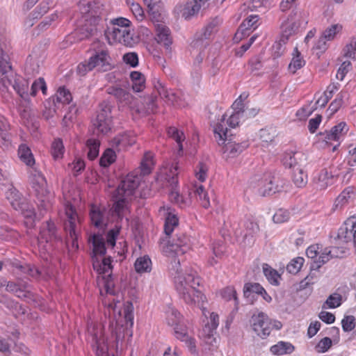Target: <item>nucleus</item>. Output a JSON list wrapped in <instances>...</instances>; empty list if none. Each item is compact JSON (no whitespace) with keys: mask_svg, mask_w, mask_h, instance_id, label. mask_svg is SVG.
<instances>
[{"mask_svg":"<svg viewBox=\"0 0 356 356\" xmlns=\"http://www.w3.org/2000/svg\"><path fill=\"white\" fill-rule=\"evenodd\" d=\"M170 273L174 277L175 286L180 298L186 304L197 305L202 308L206 298L196 289L200 286V281L196 272L186 270L184 273L180 268V259H175L171 261Z\"/></svg>","mask_w":356,"mask_h":356,"instance_id":"nucleus-1","label":"nucleus"},{"mask_svg":"<svg viewBox=\"0 0 356 356\" xmlns=\"http://www.w3.org/2000/svg\"><path fill=\"white\" fill-rule=\"evenodd\" d=\"M130 26V21L126 18L113 19L105 30L104 35L110 44L119 42L127 47H133L136 40L131 32Z\"/></svg>","mask_w":356,"mask_h":356,"instance_id":"nucleus-2","label":"nucleus"},{"mask_svg":"<svg viewBox=\"0 0 356 356\" xmlns=\"http://www.w3.org/2000/svg\"><path fill=\"white\" fill-rule=\"evenodd\" d=\"M213 132L218 143L222 145L223 154L227 157H236L249 146L248 140L239 143L236 140L232 141V138H229L228 129L225 124V115L222 116L221 121L216 125Z\"/></svg>","mask_w":356,"mask_h":356,"instance_id":"nucleus-3","label":"nucleus"},{"mask_svg":"<svg viewBox=\"0 0 356 356\" xmlns=\"http://www.w3.org/2000/svg\"><path fill=\"white\" fill-rule=\"evenodd\" d=\"M93 268L99 274L97 283L99 287L103 286L104 290L100 289V294L114 295V282L111 277V257L104 258L101 263L98 261H93Z\"/></svg>","mask_w":356,"mask_h":356,"instance_id":"nucleus-4","label":"nucleus"},{"mask_svg":"<svg viewBox=\"0 0 356 356\" xmlns=\"http://www.w3.org/2000/svg\"><path fill=\"white\" fill-rule=\"evenodd\" d=\"M162 250L168 257H172L174 261L177 257L186 253L191 248L190 238L184 233H178L172 240H163Z\"/></svg>","mask_w":356,"mask_h":356,"instance_id":"nucleus-5","label":"nucleus"},{"mask_svg":"<svg viewBox=\"0 0 356 356\" xmlns=\"http://www.w3.org/2000/svg\"><path fill=\"white\" fill-rule=\"evenodd\" d=\"M109 56L105 50L97 52L88 61L80 63L77 67L79 74L84 75L87 72L97 68L98 71L106 72L111 69Z\"/></svg>","mask_w":356,"mask_h":356,"instance_id":"nucleus-6","label":"nucleus"},{"mask_svg":"<svg viewBox=\"0 0 356 356\" xmlns=\"http://www.w3.org/2000/svg\"><path fill=\"white\" fill-rule=\"evenodd\" d=\"M348 131L346 122H341L334 126L330 131H325L319 134L320 139L327 145H332V152H334L339 146L341 141Z\"/></svg>","mask_w":356,"mask_h":356,"instance_id":"nucleus-7","label":"nucleus"},{"mask_svg":"<svg viewBox=\"0 0 356 356\" xmlns=\"http://www.w3.org/2000/svg\"><path fill=\"white\" fill-rule=\"evenodd\" d=\"M62 242L61 236L58 234L55 224L51 221H47L40 229L38 237L40 245H43L47 250L51 249L55 243Z\"/></svg>","mask_w":356,"mask_h":356,"instance_id":"nucleus-8","label":"nucleus"},{"mask_svg":"<svg viewBox=\"0 0 356 356\" xmlns=\"http://www.w3.org/2000/svg\"><path fill=\"white\" fill-rule=\"evenodd\" d=\"M32 183L35 195L40 202V207L47 209L49 204L50 192L45 177L39 171L35 170Z\"/></svg>","mask_w":356,"mask_h":356,"instance_id":"nucleus-9","label":"nucleus"},{"mask_svg":"<svg viewBox=\"0 0 356 356\" xmlns=\"http://www.w3.org/2000/svg\"><path fill=\"white\" fill-rule=\"evenodd\" d=\"M250 322L253 331L262 339L269 336L273 330L271 320L264 312L254 314Z\"/></svg>","mask_w":356,"mask_h":356,"instance_id":"nucleus-10","label":"nucleus"},{"mask_svg":"<svg viewBox=\"0 0 356 356\" xmlns=\"http://www.w3.org/2000/svg\"><path fill=\"white\" fill-rule=\"evenodd\" d=\"M65 214L67 220L65 222L64 228L67 234V238H70L72 239V246L78 248L77 238L79 219L72 205H67L65 208Z\"/></svg>","mask_w":356,"mask_h":356,"instance_id":"nucleus-11","label":"nucleus"},{"mask_svg":"<svg viewBox=\"0 0 356 356\" xmlns=\"http://www.w3.org/2000/svg\"><path fill=\"white\" fill-rule=\"evenodd\" d=\"M6 197L12 207L26 217H31L34 214V211L29 209L22 195L12 184L6 191Z\"/></svg>","mask_w":356,"mask_h":356,"instance_id":"nucleus-12","label":"nucleus"},{"mask_svg":"<svg viewBox=\"0 0 356 356\" xmlns=\"http://www.w3.org/2000/svg\"><path fill=\"white\" fill-rule=\"evenodd\" d=\"M111 106L106 103L99 104V111L93 125L102 134L108 133L111 129L112 117Z\"/></svg>","mask_w":356,"mask_h":356,"instance_id":"nucleus-13","label":"nucleus"},{"mask_svg":"<svg viewBox=\"0 0 356 356\" xmlns=\"http://www.w3.org/2000/svg\"><path fill=\"white\" fill-rule=\"evenodd\" d=\"M163 174L165 175L164 179L171 188L169 195L170 200L176 203L182 202L181 197L179 196V193L177 190L178 184V166L172 164L165 169Z\"/></svg>","mask_w":356,"mask_h":356,"instance_id":"nucleus-14","label":"nucleus"},{"mask_svg":"<svg viewBox=\"0 0 356 356\" xmlns=\"http://www.w3.org/2000/svg\"><path fill=\"white\" fill-rule=\"evenodd\" d=\"M302 19L301 13L295 12L291 13L282 24L283 36L287 39L289 36L297 33L303 24H307V22L302 20Z\"/></svg>","mask_w":356,"mask_h":356,"instance_id":"nucleus-15","label":"nucleus"},{"mask_svg":"<svg viewBox=\"0 0 356 356\" xmlns=\"http://www.w3.org/2000/svg\"><path fill=\"white\" fill-rule=\"evenodd\" d=\"M107 92L115 97L121 106H128L131 110L134 111L136 102L128 91L122 88L111 86L108 88Z\"/></svg>","mask_w":356,"mask_h":356,"instance_id":"nucleus-16","label":"nucleus"},{"mask_svg":"<svg viewBox=\"0 0 356 356\" xmlns=\"http://www.w3.org/2000/svg\"><path fill=\"white\" fill-rule=\"evenodd\" d=\"M156 99V96L153 95L144 96L139 103H136L134 111L142 116L156 113L157 111Z\"/></svg>","mask_w":356,"mask_h":356,"instance_id":"nucleus-17","label":"nucleus"},{"mask_svg":"<svg viewBox=\"0 0 356 356\" xmlns=\"http://www.w3.org/2000/svg\"><path fill=\"white\" fill-rule=\"evenodd\" d=\"M219 324V316L215 313H211L210 322L206 325L201 333L200 337L203 338L206 343L214 346L216 343V338L214 337L215 330Z\"/></svg>","mask_w":356,"mask_h":356,"instance_id":"nucleus-18","label":"nucleus"},{"mask_svg":"<svg viewBox=\"0 0 356 356\" xmlns=\"http://www.w3.org/2000/svg\"><path fill=\"white\" fill-rule=\"evenodd\" d=\"M140 182V178L137 175L129 174L124 177L118 188L116 194L124 195L127 197L132 195L134 191L137 188Z\"/></svg>","mask_w":356,"mask_h":356,"instance_id":"nucleus-19","label":"nucleus"},{"mask_svg":"<svg viewBox=\"0 0 356 356\" xmlns=\"http://www.w3.org/2000/svg\"><path fill=\"white\" fill-rule=\"evenodd\" d=\"M218 22L216 19L209 22L202 30V32L196 35V38L191 42V47L196 49L205 47L208 44L207 40L215 31Z\"/></svg>","mask_w":356,"mask_h":356,"instance_id":"nucleus-20","label":"nucleus"},{"mask_svg":"<svg viewBox=\"0 0 356 356\" xmlns=\"http://www.w3.org/2000/svg\"><path fill=\"white\" fill-rule=\"evenodd\" d=\"M174 334L177 339L185 343L192 353L196 352L195 341L188 334V330L184 322L174 327Z\"/></svg>","mask_w":356,"mask_h":356,"instance_id":"nucleus-21","label":"nucleus"},{"mask_svg":"<svg viewBox=\"0 0 356 356\" xmlns=\"http://www.w3.org/2000/svg\"><path fill=\"white\" fill-rule=\"evenodd\" d=\"M285 184V181L278 176H272L268 183L259 189L262 196H268L281 191Z\"/></svg>","mask_w":356,"mask_h":356,"instance_id":"nucleus-22","label":"nucleus"},{"mask_svg":"<svg viewBox=\"0 0 356 356\" xmlns=\"http://www.w3.org/2000/svg\"><path fill=\"white\" fill-rule=\"evenodd\" d=\"M92 223L99 228L104 227L107 223V211L104 207L92 205L90 211Z\"/></svg>","mask_w":356,"mask_h":356,"instance_id":"nucleus-23","label":"nucleus"},{"mask_svg":"<svg viewBox=\"0 0 356 356\" xmlns=\"http://www.w3.org/2000/svg\"><path fill=\"white\" fill-rule=\"evenodd\" d=\"M92 341L94 342L93 348L96 356H110L106 338L101 330H97L93 334Z\"/></svg>","mask_w":356,"mask_h":356,"instance_id":"nucleus-24","label":"nucleus"},{"mask_svg":"<svg viewBox=\"0 0 356 356\" xmlns=\"http://www.w3.org/2000/svg\"><path fill=\"white\" fill-rule=\"evenodd\" d=\"M209 0H193L187 3L183 10V17L188 19L197 14L200 11L206 10L209 6Z\"/></svg>","mask_w":356,"mask_h":356,"instance_id":"nucleus-25","label":"nucleus"},{"mask_svg":"<svg viewBox=\"0 0 356 356\" xmlns=\"http://www.w3.org/2000/svg\"><path fill=\"white\" fill-rule=\"evenodd\" d=\"M156 42L163 45L166 50H168L172 44V39L170 37V31L169 28L163 24H156L155 25Z\"/></svg>","mask_w":356,"mask_h":356,"instance_id":"nucleus-26","label":"nucleus"},{"mask_svg":"<svg viewBox=\"0 0 356 356\" xmlns=\"http://www.w3.org/2000/svg\"><path fill=\"white\" fill-rule=\"evenodd\" d=\"M283 164L289 168L296 169L297 167H302L306 161L305 155L301 152H286L283 157Z\"/></svg>","mask_w":356,"mask_h":356,"instance_id":"nucleus-27","label":"nucleus"},{"mask_svg":"<svg viewBox=\"0 0 356 356\" xmlns=\"http://www.w3.org/2000/svg\"><path fill=\"white\" fill-rule=\"evenodd\" d=\"M337 237L343 243L353 241L356 250V223H353L350 227L348 225L340 227L338 231Z\"/></svg>","mask_w":356,"mask_h":356,"instance_id":"nucleus-28","label":"nucleus"},{"mask_svg":"<svg viewBox=\"0 0 356 356\" xmlns=\"http://www.w3.org/2000/svg\"><path fill=\"white\" fill-rule=\"evenodd\" d=\"M336 177H338L337 174L326 168L323 169L315 178L316 187L321 190L325 189L329 185L332 184V179Z\"/></svg>","mask_w":356,"mask_h":356,"instance_id":"nucleus-29","label":"nucleus"},{"mask_svg":"<svg viewBox=\"0 0 356 356\" xmlns=\"http://www.w3.org/2000/svg\"><path fill=\"white\" fill-rule=\"evenodd\" d=\"M355 191L353 187L346 188L341 194L336 198L334 207L341 208L355 197Z\"/></svg>","mask_w":356,"mask_h":356,"instance_id":"nucleus-30","label":"nucleus"},{"mask_svg":"<svg viewBox=\"0 0 356 356\" xmlns=\"http://www.w3.org/2000/svg\"><path fill=\"white\" fill-rule=\"evenodd\" d=\"M89 242L92 243V253L94 255H104L106 253L105 241L100 234H94L89 238Z\"/></svg>","mask_w":356,"mask_h":356,"instance_id":"nucleus-31","label":"nucleus"},{"mask_svg":"<svg viewBox=\"0 0 356 356\" xmlns=\"http://www.w3.org/2000/svg\"><path fill=\"white\" fill-rule=\"evenodd\" d=\"M295 347L289 342L279 341L270 348V351L275 355H283L292 353Z\"/></svg>","mask_w":356,"mask_h":356,"instance_id":"nucleus-32","label":"nucleus"},{"mask_svg":"<svg viewBox=\"0 0 356 356\" xmlns=\"http://www.w3.org/2000/svg\"><path fill=\"white\" fill-rule=\"evenodd\" d=\"M128 197L124 195H118L116 194V191H115L113 195V199L114 201L112 210L113 212L115 214H117L119 217L120 216L121 213L123 212V211L127 207V198Z\"/></svg>","mask_w":356,"mask_h":356,"instance_id":"nucleus-33","label":"nucleus"},{"mask_svg":"<svg viewBox=\"0 0 356 356\" xmlns=\"http://www.w3.org/2000/svg\"><path fill=\"white\" fill-rule=\"evenodd\" d=\"M168 136L176 141L178 145V155L183 154L182 142L185 140V136L182 131L179 130L175 127H170L168 129Z\"/></svg>","mask_w":356,"mask_h":356,"instance_id":"nucleus-34","label":"nucleus"},{"mask_svg":"<svg viewBox=\"0 0 356 356\" xmlns=\"http://www.w3.org/2000/svg\"><path fill=\"white\" fill-rule=\"evenodd\" d=\"M130 78L132 81V89L136 92L143 90L145 88V79L144 75L138 71H134L130 74Z\"/></svg>","mask_w":356,"mask_h":356,"instance_id":"nucleus-35","label":"nucleus"},{"mask_svg":"<svg viewBox=\"0 0 356 356\" xmlns=\"http://www.w3.org/2000/svg\"><path fill=\"white\" fill-rule=\"evenodd\" d=\"M154 88L159 96L167 102L173 104L176 102V95L172 91L168 90L160 81H157L154 85Z\"/></svg>","mask_w":356,"mask_h":356,"instance_id":"nucleus-36","label":"nucleus"},{"mask_svg":"<svg viewBox=\"0 0 356 356\" xmlns=\"http://www.w3.org/2000/svg\"><path fill=\"white\" fill-rule=\"evenodd\" d=\"M18 155L21 161L29 166H32L35 163L33 154L26 145L22 144L19 145Z\"/></svg>","mask_w":356,"mask_h":356,"instance_id":"nucleus-37","label":"nucleus"},{"mask_svg":"<svg viewBox=\"0 0 356 356\" xmlns=\"http://www.w3.org/2000/svg\"><path fill=\"white\" fill-rule=\"evenodd\" d=\"M193 191L195 196L198 197L201 205L205 209L209 208L210 206L209 198L204 186L201 184H195Z\"/></svg>","mask_w":356,"mask_h":356,"instance_id":"nucleus-38","label":"nucleus"},{"mask_svg":"<svg viewBox=\"0 0 356 356\" xmlns=\"http://www.w3.org/2000/svg\"><path fill=\"white\" fill-rule=\"evenodd\" d=\"M292 180L297 187L302 188L306 185L307 183V175L302 167H297L293 170Z\"/></svg>","mask_w":356,"mask_h":356,"instance_id":"nucleus-39","label":"nucleus"},{"mask_svg":"<svg viewBox=\"0 0 356 356\" xmlns=\"http://www.w3.org/2000/svg\"><path fill=\"white\" fill-rule=\"evenodd\" d=\"M263 271L267 280L271 284L275 286H278L280 284L281 275L277 273V270L273 269L268 264H264L263 265Z\"/></svg>","mask_w":356,"mask_h":356,"instance_id":"nucleus-40","label":"nucleus"},{"mask_svg":"<svg viewBox=\"0 0 356 356\" xmlns=\"http://www.w3.org/2000/svg\"><path fill=\"white\" fill-rule=\"evenodd\" d=\"M151 259L147 257H141L136 259L134 266L136 271L138 273L149 272L152 269Z\"/></svg>","mask_w":356,"mask_h":356,"instance_id":"nucleus-41","label":"nucleus"},{"mask_svg":"<svg viewBox=\"0 0 356 356\" xmlns=\"http://www.w3.org/2000/svg\"><path fill=\"white\" fill-rule=\"evenodd\" d=\"M293 58L289 65V70L294 74L296 72L300 69L305 63V60L300 57V53L298 51V48L294 49Z\"/></svg>","mask_w":356,"mask_h":356,"instance_id":"nucleus-42","label":"nucleus"},{"mask_svg":"<svg viewBox=\"0 0 356 356\" xmlns=\"http://www.w3.org/2000/svg\"><path fill=\"white\" fill-rule=\"evenodd\" d=\"M166 321L168 325L174 327L175 325L184 322V319L177 309L170 308L167 312Z\"/></svg>","mask_w":356,"mask_h":356,"instance_id":"nucleus-43","label":"nucleus"},{"mask_svg":"<svg viewBox=\"0 0 356 356\" xmlns=\"http://www.w3.org/2000/svg\"><path fill=\"white\" fill-rule=\"evenodd\" d=\"M259 136L263 143L268 144L274 140L277 136V130L273 127H266L260 130Z\"/></svg>","mask_w":356,"mask_h":356,"instance_id":"nucleus-44","label":"nucleus"},{"mask_svg":"<svg viewBox=\"0 0 356 356\" xmlns=\"http://www.w3.org/2000/svg\"><path fill=\"white\" fill-rule=\"evenodd\" d=\"M88 148V157L90 160H94L99 155V142L95 139H88L86 142Z\"/></svg>","mask_w":356,"mask_h":356,"instance_id":"nucleus-45","label":"nucleus"},{"mask_svg":"<svg viewBox=\"0 0 356 356\" xmlns=\"http://www.w3.org/2000/svg\"><path fill=\"white\" fill-rule=\"evenodd\" d=\"M263 286L259 283L248 282L245 283L243 287V294L245 298L250 297L253 293L260 295L263 291Z\"/></svg>","mask_w":356,"mask_h":356,"instance_id":"nucleus-46","label":"nucleus"},{"mask_svg":"<svg viewBox=\"0 0 356 356\" xmlns=\"http://www.w3.org/2000/svg\"><path fill=\"white\" fill-rule=\"evenodd\" d=\"M305 259L298 257L293 259L286 266V270L291 274H297L302 267Z\"/></svg>","mask_w":356,"mask_h":356,"instance_id":"nucleus-47","label":"nucleus"},{"mask_svg":"<svg viewBox=\"0 0 356 356\" xmlns=\"http://www.w3.org/2000/svg\"><path fill=\"white\" fill-rule=\"evenodd\" d=\"M178 225V218L175 215L168 213L165 218L164 232L167 236L172 232L174 227Z\"/></svg>","mask_w":356,"mask_h":356,"instance_id":"nucleus-48","label":"nucleus"},{"mask_svg":"<svg viewBox=\"0 0 356 356\" xmlns=\"http://www.w3.org/2000/svg\"><path fill=\"white\" fill-rule=\"evenodd\" d=\"M342 29L343 26L340 24H332L323 31V35L327 40H332L334 39L337 34L342 31Z\"/></svg>","mask_w":356,"mask_h":356,"instance_id":"nucleus-49","label":"nucleus"},{"mask_svg":"<svg viewBox=\"0 0 356 356\" xmlns=\"http://www.w3.org/2000/svg\"><path fill=\"white\" fill-rule=\"evenodd\" d=\"M116 155L111 149H107L99 160V164L102 167H107L115 161Z\"/></svg>","mask_w":356,"mask_h":356,"instance_id":"nucleus-50","label":"nucleus"},{"mask_svg":"<svg viewBox=\"0 0 356 356\" xmlns=\"http://www.w3.org/2000/svg\"><path fill=\"white\" fill-rule=\"evenodd\" d=\"M342 296L341 295L334 293L331 294L323 305V308L327 306V308H337L341 305Z\"/></svg>","mask_w":356,"mask_h":356,"instance_id":"nucleus-51","label":"nucleus"},{"mask_svg":"<svg viewBox=\"0 0 356 356\" xmlns=\"http://www.w3.org/2000/svg\"><path fill=\"white\" fill-rule=\"evenodd\" d=\"M39 90H41L44 95L46 94L47 86L44 79L42 77H40L39 79L35 80L32 83L30 90L31 96H35Z\"/></svg>","mask_w":356,"mask_h":356,"instance_id":"nucleus-52","label":"nucleus"},{"mask_svg":"<svg viewBox=\"0 0 356 356\" xmlns=\"http://www.w3.org/2000/svg\"><path fill=\"white\" fill-rule=\"evenodd\" d=\"M64 153L63 141L60 138L54 140L51 145V154L55 159L61 158Z\"/></svg>","mask_w":356,"mask_h":356,"instance_id":"nucleus-53","label":"nucleus"},{"mask_svg":"<svg viewBox=\"0 0 356 356\" xmlns=\"http://www.w3.org/2000/svg\"><path fill=\"white\" fill-rule=\"evenodd\" d=\"M72 95L69 90L64 88H60L56 95V100L57 102L62 104H70L72 101Z\"/></svg>","mask_w":356,"mask_h":356,"instance_id":"nucleus-54","label":"nucleus"},{"mask_svg":"<svg viewBox=\"0 0 356 356\" xmlns=\"http://www.w3.org/2000/svg\"><path fill=\"white\" fill-rule=\"evenodd\" d=\"M329 248H326L322 252L321 254L319 256L317 261H314V264L311 266V270L314 269L319 268L322 265L330 261L332 257L330 254H328Z\"/></svg>","mask_w":356,"mask_h":356,"instance_id":"nucleus-55","label":"nucleus"},{"mask_svg":"<svg viewBox=\"0 0 356 356\" xmlns=\"http://www.w3.org/2000/svg\"><path fill=\"white\" fill-rule=\"evenodd\" d=\"M94 31L95 29L92 27L83 26L81 28L76 30L74 34L78 40H83L93 35Z\"/></svg>","mask_w":356,"mask_h":356,"instance_id":"nucleus-56","label":"nucleus"},{"mask_svg":"<svg viewBox=\"0 0 356 356\" xmlns=\"http://www.w3.org/2000/svg\"><path fill=\"white\" fill-rule=\"evenodd\" d=\"M290 218V213L285 209H278L273 217V220L275 223H283L289 220Z\"/></svg>","mask_w":356,"mask_h":356,"instance_id":"nucleus-57","label":"nucleus"},{"mask_svg":"<svg viewBox=\"0 0 356 356\" xmlns=\"http://www.w3.org/2000/svg\"><path fill=\"white\" fill-rule=\"evenodd\" d=\"M344 95L342 92H339L337 97L333 100L329 106L328 110L330 111V115L335 113L342 106L343 99Z\"/></svg>","mask_w":356,"mask_h":356,"instance_id":"nucleus-58","label":"nucleus"},{"mask_svg":"<svg viewBox=\"0 0 356 356\" xmlns=\"http://www.w3.org/2000/svg\"><path fill=\"white\" fill-rule=\"evenodd\" d=\"M48 2L42 1L40 5L31 13L33 19H38L44 15L49 10Z\"/></svg>","mask_w":356,"mask_h":356,"instance_id":"nucleus-59","label":"nucleus"},{"mask_svg":"<svg viewBox=\"0 0 356 356\" xmlns=\"http://www.w3.org/2000/svg\"><path fill=\"white\" fill-rule=\"evenodd\" d=\"M25 73L26 75H35L39 73V65L32 59L27 60L25 65Z\"/></svg>","mask_w":356,"mask_h":356,"instance_id":"nucleus-60","label":"nucleus"},{"mask_svg":"<svg viewBox=\"0 0 356 356\" xmlns=\"http://www.w3.org/2000/svg\"><path fill=\"white\" fill-rule=\"evenodd\" d=\"M15 295L22 299H31L33 297V294L30 291V286L26 282L23 283L22 287H20Z\"/></svg>","mask_w":356,"mask_h":356,"instance_id":"nucleus-61","label":"nucleus"},{"mask_svg":"<svg viewBox=\"0 0 356 356\" xmlns=\"http://www.w3.org/2000/svg\"><path fill=\"white\" fill-rule=\"evenodd\" d=\"M259 17L257 15H250L243 22L241 27H244V29L246 30H254L257 27V23Z\"/></svg>","mask_w":356,"mask_h":356,"instance_id":"nucleus-62","label":"nucleus"},{"mask_svg":"<svg viewBox=\"0 0 356 356\" xmlns=\"http://www.w3.org/2000/svg\"><path fill=\"white\" fill-rule=\"evenodd\" d=\"M225 251V245L222 241H217L212 244V252L216 258H221Z\"/></svg>","mask_w":356,"mask_h":356,"instance_id":"nucleus-63","label":"nucleus"},{"mask_svg":"<svg viewBox=\"0 0 356 356\" xmlns=\"http://www.w3.org/2000/svg\"><path fill=\"white\" fill-rule=\"evenodd\" d=\"M343 56L352 59H356V44L351 39L349 44H347L343 48Z\"/></svg>","mask_w":356,"mask_h":356,"instance_id":"nucleus-64","label":"nucleus"}]
</instances>
